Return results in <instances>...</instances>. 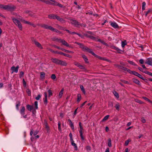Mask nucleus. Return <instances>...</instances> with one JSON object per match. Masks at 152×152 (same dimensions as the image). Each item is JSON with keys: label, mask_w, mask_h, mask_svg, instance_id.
Wrapping results in <instances>:
<instances>
[{"label": "nucleus", "mask_w": 152, "mask_h": 152, "mask_svg": "<svg viewBox=\"0 0 152 152\" xmlns=\"http://www.w3.org/2000/svg\"><path fill=\"white\" fill-rule=\"evenodd\" d=\"M82 49L83 51H86L87 52V51L88 50V49H89V48L84 46V45L83 47L82 48Z\"/></svg>", "instance_id": "2f4dec72"}, {"label": "nucleus", "mask_w": 152, "mask_h": 152, "mask_svg": "<svg viewBox=\"0 0 152 152\" xmlns=\"http://www.w3.org/2000/svg\"><path fill=\"white\" fill-rule=\"evenodd\" d=\"M121 81L123 83L125 84H129V83L127 81H126V80H121Z\"/></svg>", "instance_id": "5fc2aeb1"}, {"label": "nucleus", "mask_w": 152, "mask_h": 152, "mask_svg": "<svg viewBox=\"0 0 152 152\" xmlns=\"http://www.w3.org/2000/svg\"><path fill=\"white\" fill-rule=\"evenodd\" d=\"M48 29H49V30H51V31H53L54 30H55V28H53L52 27L50 26H49Z\"/></svg>", "instance_id": "680f3d73"}, {"label": "nucleus", "mask_w": 152, "mask_h": 152, "mask_svg": "<svg viewBox=\"0 0 152 152\" xmlns=\"http://www.w3.org/2000/svg\"><path fill=\"white\" fill-rule=\"evenodd\" d=\"M98 41L100 42L102 44H103L105 45V46H108V44L106 43H105L104 41H103V40L100 39H98Z\"/></svg>", "instance_id": "5701e85b"}, {"label": "nucleus", "mask_w": 152, "mask_h": 152, "mask_svg": "<svg viewBox=\"0 0 152 152\" xmlns=\"http://www.w3.org/2000/svg\"><path fill=\"white\" fill-rule=\"evenodd\" d=\"M94 56H95V57H96L97 58H98V59L102 60H104L105 61H107L108 62H110V60L107 59L106 58H105L101 57V56H98L96 54H95V55H94Z\"/></svg>", "instance_id": "9d476101"}, {"label": "nucleus", "mask_w": 152, "mask_h": 152, "mask_svg": "<svg viewBox=\"0 0 152 152\" xmlns=\"http://www.w3.org/2000/svg\"><path fill=\"white\" fill-rule=\"evenodd\" d=\"M81 95L80 94H78L77 95V102L78 103H79L80 100H81Z\"/></svg>", "instance_id": "bb28decb"}, {"label": "nucleus", "mask_w": 152, "mask_h": 152, "mask_svg": "<svg viewBox=\"0 0 152 152\" xmlns=\"http://www.w3.org/2000/svg\"><path fill=\"white\" fill-rule=\"evenodd\" d=\"M34 43L38 47L41 49H42V46L41 45L39 42H37L36 40H34Z\"/></svg>", "instance_id": "4468645a"}, {"label": "nucleus", "mask_w": 152, "mask_h": 152, "mask_svg": "<svg viewBox=\"0 0 152 152\" xmlns=\"http://www.w3.org/2000/svg\"><path fill=\"white\" fill-rule=\"evenodd\" d=\"M48 50L50 51V52H51L53 53H56V54H58L63 55L64 56H66V57H70V56L69 55L67 54H66L64 53H63L61 52H58L57 51H55L51 49H48Z\"/></svg>", "instance_id": "39448f33"}, {"label": "nucleus", "mask_w": 152, "mask_h": 152, "mask_svg": "<svg viewBox=\"0 0 152 152\" xmlns=\"http://www.w3.org/2000/svg\"><path fill=\"white\" fill-rule=\"evenodd\" d=\"M34 106L35 109H37L38 108V102L37 101H35L34 102Z\"/></svg>", "instance_id": "603ef678"}, {"label": "nucleus", "mask_w": 152, "mask_h": 152, "mask_svg": "<svg viewBox=\"0 0 152 152\" xmlns=\"http://www.w3.org/2000/svg\"><path fill=\"white\" fill-rule=\"evenodd\" d=\"M113 94H114L115 96L118 99L119 97L118 94L115 91H113Z\"/></svg>", "instance_id": "c85d7f7f"}, {"label": "nucleus", "mask_w": 152, "mask_h": 152, "mask_svg": "<svg viewBox=\"0 0 152 152\" xmlns=\"http://www.w3.org/2000/svg\"><path fill=\"white\" fill-rule=\"evenodd\" d=\"M87 52L91 53L94 56L95 55V54L92 51V50L89 49V48L88 49Z\"/></svg>", "instance_id": "4c0bfd02"}, {"label": "nucleus", "mask_w": 152, "mask_h": 152, "mask_svg": "<svg viewBox=\"0 0 152 152\" xmlns=\"http://www.w3.org/2000/svg\"><path fill=\"white\" fill-rule=\"evenodd\" d=\"M44 124L45 126V128L47 129V131H48L49 130V127L48 125V123L45 120H44Z\"/></svg>", "instance_id": "412c9836"}, {"label": "nucleus", "mask_w": 152, "mask_h": 152, "mask_svg": "<svg viewBox=\"0 0 152 152\" xmlns=\"http://www.w3.org/2000/svg\"><path fill=\"white\" fill-rule=\"evenodd\" d=\"M26 13H28L29 16H30L31 17L33 16L34 15L33 12L31 11H26Z\"/></svg>", "instance_id": "58836bf2"}, {"label": "nucleus", "mask_w": 152, "mask_h": 152, "mask_svg": "<svg viewBox=\"0 0 152 152\" xmlns=\"http://www.w3.org/2000/svg\"><path fill=\"white\" fill-rule=\"evenodd\" d=\"M64 91V89L63 88L61 90V91L60 92L59 94V95H58V96L60 98H61L62 96Z\"/></svg>", "instance_id": "393cba45"}, {"label": "nucleus", "mask_w": 152, "mask_h": 152, "mask_svg": "<svg viewBox=\"0 0 152 152\" xmlns=\"http://www.w3.org/2000/svg\"><path fill=\"white\" fill-rule=\"evenodd\" d=\"M52 61L57 64L61 65L62 66H66L67 63L65 61H64L56 58H52L51 59Z\"/></svg>", "instance_id": "f257e3e1"}, {"label": "nucleus", "mask_w": 152, "mask_h": 152, "mask_svg": "<svg viewBox=\"0 0 152 152\" xmlns=\"http://www.w3.org/2000/svg\"><path fill=\"white\" fill-rule=\"evenodd\" d=\"M25 107L22 106L20 110V113L22 115H23L25 114Z\"/></svg>", "instance_id": "2eb2a0df"}, {"label": "nucleus", "mask_w": 152, "mask_h": 152, "mask_svg": "<svg viewBox=\"0 0 152 152\" xmlns=\"http://www.w3.org/2000/svg\"><path fill=\"white\" fill-rule=\"evenodd\" d=\"M18 103L16 104V107L17 109V110H19V106L20 105V103L19 101L18 102Z\"/></svg>", "instance_id": "de8ad7c7"}, {"label": "nucleus", "mask_w": 152, "mask_h": 152, "mask_svg": "<svg viewBox=\"0 0 152 152\" xmlns=\"http://www.w3.org/2000/svg\"><path fill=\"white\" fill-rule=\"evenodd\" d=\"M61 122L60 121H59L58 122V129L59 131H61Z\"/></svg>", "instance_id": "37998d69"}, {"label": "nucleus", "mask_w": 152, "mask_h": 152, "mask_svg": "<svg viewBox=\"0 0 152 152\" xmlns=\"http://www.w3.org/2000/svg\"><path fill=\"white\" fill-rule=\"evenodd\" d=\"M27 109L30 111H31V110L33 108V106L30 105L29 104H28L26 106Z\"/></svg>", "instance_id": "a211bd4d"}, {"label": "nucleus", "mask_w": 152, "mask_h": 152, "mask_svg": "<svg viewBox=\"0 0 152 152\" xmlns=\"http://www.w3.org/2000/svg\"><path fill=\"white\" fill-rule=\"evenodd\" d=\"M143 72L152 77V73L151 72L147 71H145Z\"/></svg>", "instance_id": "79ce46f5"}, {"label": "nucleus", "mask_w": 152, "mask_h": 152, "mask_svg": "<svg viewBox=\"0 0 152 152\" xmlns=\"http://www.w3.org/2000/svg\"><path fill=\"white\" fill-rule=\"evenodd\" d=\"M12 19L15 24L18 26L20 30H22V26L20 21L13 17H12Z\"/></svg>", "instance_id": "f03ea898"}, {"label": "nucleus", "mask_w": 152, "mask_h": 152, "mask_svg": "<svg viewBox=\"0 0 152 152\" xmlns=\"http://www.w3.org/2000/svg\"><path fill=\"white\" fill-rule=\"evenodd\" d=\"M54 5L56 6H58L61 7H63V6L62 4H59L58 2L55 1V2L54 3Z\"/></svg>", "instance_id": "a878e982"}, {"label": "nucleus", "mask_w": 152, "mask_h": 152, "mask_svg": "<svg viewBox=\"0 0 152 152\" xmlns=\"http://www.w3.org/2000/svg\"><path fill=\"white\" fill-rule=\"evenodd\" d=\"M78 67L79 68L81 69H85V66L81 64Z\"/></svg>", "instance_id": "864d4df0"}, {"label": "nucleus", "mask_w": 152, "mask_h": 152, "mask_svg": "<svg viewBox=\"0 0 152 152\" xmlns=\"http://www.w3.org/2000/svg\"><path fill=\"white\" fill-rule=\"evenodd\" d=\"M152 11V10L151 9H149L147 11L145 12V16H146L150 12Z\"/></svg>", "instance_id": "6e6d98bb"}, {"label": "nucleus", "mask_w": 152, "mask_h": 152, "mask_svg": "<svg viewBox=\"0 0 152 152\" xmlns=\"http://www.w3.org/2000/svg\"><path fill=\"white\" fill-rule=\"evenodd\" d=\"M115 107L117 110H119L120 107V105L118 103L116 104L115 105Z\"/></svg>", "instance_id": "ea45409f"}, {"label": "nucleus", "mask_w": 152, "mask_h": 152, "mask_svg": "<svg viewBox=\"0 0 152 152\" xmlns=\"http://www.w3.org/2000/svg\"><path fill=\"white\" fill-rule=\"evenodd\" d=\"M145 63L149 65H152V58H148L146 60Z\"/></svg>", "instance_id": "9b49d317"}, {"label": "nucleus", "mask_w": 152, "mask_h": 152, "mask_svg": "<svg viewBox=\"0 0 152 152\" xmlns=\"http://www.w3.org/2000/svg\"><path fill=\"white\" fill-rule=\"evenodd\" d=\"M15 9L16 7L12 5H3V9L4 10L12 11Z\"/></svg>", "instance_id": "7ed1b4c3"}, {"label": "nucleus", "mask_w": 152, "mask_h": 152, "mask_svg": "<svg viewBox=\"0 0 152 152\" xmlns=\"http://www.w3.org/2000/svg\"><path fill=\"white\" fill-rule=\"evenodd\" d=\"M23 23L27 24H29V25H31L33 27H35L36 26L34 24L30 22H29L28 21H26L25 20L23 19L22 18H18Z\"/></svg>", "instance_id": "0eeeda50"}, {"label": "nucleus", "mask_w": 152, "mask_h": 152, "mask_svg": "<svg viewBox=\"0 0 152 152\" xmlns=\"http://www.w3.org/2000/svg\"><path fill=\"white\" fill-rule=\"evenodd\" d=\"M71 144L74 147L75 149V150H77V147L76 145V144L74 142H71Z\"/></svg>", "instance_id": "c756f323"}, {"label": "nucleus", "mask_w": 152, "mask_h": 152, "mask_svg": "<svg viewBox=\"0 0 152 152\" xmlns=\"http://www.w3.org/2000/svg\"><path fill=\"white\" fill-rule=\"evenodd\" d=\"M19 68V66L18 65L16 67L14 66H13L11 68V70L12 71V73H13L14 72L17 73L18 71V69Z\"/></svg>", "instance_id": "6e6552de"}, {"label": "nucleus", "mask_w": 152, "mask_h": 152, "mask_svg": "<svg viewBox=\"0 0 152 152\" xmlns=\"http://www.w3.org/2000/svg\"><path fill=\"white\" fill-rule=\"evenodd\" d=\"M110 116L109 115H107L105 116L102 119V121H106L109 118Z\"/></svg>", "instance_id": "c9c22d12"}, {"label": "nucleus", "mask_w": 152, "mask_h": 152, "mask_svg": "<svg viewBox=\"0 0 152 152\" xmlns=\"http://www.w3.org/2000/svg\"><path fill=\"white\" fill-rule=\"evenodd\" d=\"M27 93L28 94V95L29 96H30L31 95V92L28 89L27 90Z\"/></svg>", "instance_id": "69168bd1"}, {"label": "nucleus", "mask_w": 152, "mask_h": 152, "mask_svg": "<svg viewBox=\"0 0 152 152\" xmlns=\"http://www.w3.org/2000/svg\"><path fill=\"white\" fill-rule=\"evenodd\" d=\"M75 43L78 45H79L80 46V48H82V47H83L84 45H83L82 44V43H79V42H75Z\"/></svg>", "instance_id": "49530a36"}, {"label": "nucleus", "mask_w": 152, "mask_h": 152, "mask_svg": "<svg viewBox=\"0 0 152 152\" xmlns=\"http://www.w3.org/2000/svg\"><path fill=\"white\" fill-rule=\"evenodd\" d=\"M126 45V41H122L121 42V46L123 48H124V46Z\"/></svg>", "instance_id": "3c124183"}, {"label": "nucleus", "mask_w": 152, "mask_h": 152, "mask_svg": "<svg viewBox=\"0 0 152 152\" xmlns=\"http://www.w3.org/2000/svg\"><path fill=\"white\" fill-rule=\"evenodd\" d=\"M51 77L52 79L53 80L55 79L56 78V76H55V75L54 74L52 75L51 76Z\"/></svg>", "instance_id": "bf43d9fd"}, {"label": "nucleus", "mask_w": 152, "mask_h": 152, "mask_svg": "<svg viewBox=\"0 0 152 152\" xmlns=\"http://www.w3.org/2000/svg\"><path fill=\"white\" fill-rule=\"evenodd\" d=\"M58 20L62 22H65V20L63 19L60 18L59 16L57 15L56 18Z\"/></svg>", "instance_id": "aec40b11"}, {"label": "nucleus", "mask_w": 152, "mask_h": 152, "mask_svg": "<svg viewBox=\"0 0 152 152\" xmlns=\"http://www.w3.org/2000/svg\"><path fill=\"white\" fill-rule=\"evenodd\" d=\"M130 141H131V140H126L125 141V145L126 146H127L128 145L129 142H130Z\"/></svg>", "instance_id": "13d9d810"}, {"label": "nucleus", "mask_w": 152, "mask_h": 152, "mask_svg": "<svg viewBox=\"0 0 152 152\" xmlns=\"http://www.w3.org/2000/svg\"><path fill=\"white\" fill-rule=\"evenodd\" d=\"M138 74L139 73L138 72L134 71H133V72L132 74L134 75L137 76L138 75Z\"/></svg>", "instance_id": "4d7b16f0"}, {"label": "nucleus", "mask_w": 152, "mask_h": 152, "mask_svg": "<svg viewBox=\"0 0 152 152\" xmlns=\"http://www.w3.org/2000/svg\"><path fill=\"white\" fill-rule=\"evenodd\" d=\"M146 5V3L145 2H143L142 3V10H144L145 9V6Z\"/></svg>", "instance_id": "a19ab883"}, {"label": "nucleus", "mask_w": 152, "mask_h": 152, "mask_svg": "<svg viewBox=\"0 0 152 152\" xmlns=\"http://www.w3.org/2000/svg\"><path fill=\"white\" fill-rule=\"evenodd\" d=\"M135 101L138 103L140 104H143L144 103L141 101L139 100L138 99H135Z\"/></svg>", "instance_id": "a18cd8bd"}, {"label": "nucleus", "mask_w": 152, "mask_h": 152, "mask_svg": "<svg viewBox=\"0 0 152 152\" xmlns=\"http://www.w3.org/2000/svg\"><path fill=\"white\" fill-rule=\"evenodd\" d=\"M80 88L81 91H82L83 92V94H86V91H85V89L84 88V87H83V86L82 85L80 86Z\"/></svg>", "instance_id": "7c9ffc66"}, {"label": "nucleus", "mask_w": 152, "mask_h": 152, "mask_svg": "<svg viewBox=\"0 0 152 152\" xmlns=\"http://www.w3.org/2000/svg\"><path fill=\"white\" fill-rule=\"evenodd\" d=\"M79 126H80V130H79V133L80 134V136L81 137V139L82 140H84V137L83 136V127H82L81 125V123L80 122L79 123Z\"/></svg>", "instance_id": "20e7f679"}, {"label": "nucleus", "mask_w": 152, "mask_h": 152, "mask_svg": "<svg viewBox=\"0 0 152 152\" xmlns=\"http://www.w3.org/2000/svg\"><path fill=\"white\" fill-rule=\"evenodd\" d=\"M82 57H83V58L85 62H86V63H88V60L86 56L84 55H82Z\"/></svg>", "instance_id": "6ab92c4d"}, {"label": "nucleus", "mask_w": 152, "mask_h": 152, "mask_svg": "<svg viewBox=\"0 0 152 152\" xmlns=\"http://www.w3.org/2000/svg\"><path fill=\"white\" fill-rule=\"evenodd\" d=\"M60 42H61L64 45L69 47H70L69 44L64 39H61Z\"/></svg>", "instance_id": "1a4fd4ad"}, {"label": "nucleus", "mask_w": 152, "mask_h": 152, "mask_svg": "<svg viewBox=\"0 0 152 152\" xmlns=\"http://www.w3.org/2000/svg\"><path fill=\"white\" fill-rule=\"evenodd\" d=\"M48 92L49 94V96L50 97L51 96H52L53 95V93L52 91L50 90H49L48 91Z\"/></svg>", "instance_id": "09e8293b"}, {"label": "nucleus", "mask_w": 152, "mask_h": 152, "mask_svg": "<svg viewBox=\"0 0 152 152\" xmlns=\"http://www.w3.org/2000/svg\"><path fill=\"white\" fill-rule=\"evenodd\" d=\"M74 64L75 65L77 66V67H79V66L80 64L79 63L77 62H75L74 63Z\"/></svg>", "instance_id": "774afa93"}, {"label": "nucleus", "mask_w": 152, "mask_h": 152, "mask_svg": "<svg viewBox=\"0 0 152 152\" xmlns=\"http://www.w3.org/2000/svg\"><path fill=\"white\" fill-rule=\"evenodd\" d=\"M82 49L83 51H86L87 52V51L88 50V49H89V48L84 46V45L83 47L82 48Z\"/></svg>", "instance_id": "473e14b6"}, {"label": "nucleus", "mask_w": 152, "mask_h": 152, "mask_svg": "<svg viewBox=\"0 0 152 152\" xmlns=\"http://www.w3.org/2000/svg\"><path fill=\"white\" fill-rule=\"evenodd\" d=\"M128 62L130 64L132 65H133L134 66H136V64H135L134 63V62H133L132 61H128Z\"/></svg>", "instance_id": "8fccbe9b"}, {"label": "nucleus", "mask_w": 152, "mask_h": 152, "mask_svg": "<svg viewBox=\"0 0 152 152\" xmlns=\"http://www.w3.org/2000/svg\"><path fill=\"white\" fill-rule=\"evenodd\" d=\"M61 39H58L56 38H53V40L55 41H57L58 42H60Z\"/></svg>", "instance_id": "f704fd0d"}, {"label": "nucleus", "mask_w": 152, "mask_h": 152, "mask_svg": "<svg viewBox=\"0 0 152 152\" xmlns=\"http://www.w3.org/2000/svg\"><path fill=\"white\" fill-rule=\"evenodd\" d=\"M133 81L134 83L137 84H139L140 83V81L136 79H133Z\"/></svg>", "instance_id": "72a5a7b5"}, {"label": "nucleus", "mask_w": 152, "mask_h": 152, "mask_svg": "<svg viewBox=\"0 0 152 152\" xmlns=\"http://www.w3.org/2000/svg\"><path fill=\"white\" fill-rule=\"evenodd\" d=\"M68 121L69 122V123L70 126V127H71L72 129V130H74V126L72 122L71 121L70 119H68Z\"/></svg>", "instance_id": "f3484780"}, {"label": "nucleus", "mask_w": 152, "mask_h": 152, "mask_svg": "<svg viewBox=\"0 0 152 152\" xmlns=\"http://www.w3.org/2000/svg\"><path fill=\"white\" fill-rule=\"evenodd\" d=\"M23 75H24V72H22V71L20 72V77H21L23 76Z\"/></svg>", "instance_id": "338daca9"}, {"label": "nucleus", "mask_w": 152, "mask_h": 152, "mask_svg": "<svg viewBox=\"0 0 152 152\" xmlns=\"http://www.w3.org/2000/svg\"><path fill=\"white\" fill-rule=\"evenodd\" d=\"M48 26L47 25H46L45 24H44L41 25V27L45 29H48L49 26Z\"/></svg>", "instance_id": "4be33fe9"}, {"label": "nucleus", "mask_w": 152, "mask_h": 152, "mask_svg": "<svg viewBox=\"0 0 152 152\" xmlns=\"http://www.w3.org/2000/svg\"><path fill=\"white\" fill-rule=\"evenodd\" d=\"M142 98L144 99H145V100H146V101H148V102H149L150 103H151V102H152L151 100H150L149 99H148V98H147V97H143Z\"/></svg>", "instance_id": "c03bdc74"}, {"label": "nucleus", "mask_w": 152, "mask_h": 152, "mask_svg": "<svg viewBox=\"0 0 152 152\" xmlns=\"http://www.w3.org/2000/svg\"><path fill=\"white\" fill-rule=\"evenodd\" d=\"M44 102L45 104L46 105L47 104L48 102V100L47 98H45L44 100Z\"/></svg>", "instance_id": "e2e57ef3"}, {"label": "nucleus", "mask_w": 152, "mask_h": 152, "mask_svg": "<svg viewBox=\"0 0 152 152\" xmlns=\"http://www.w3.org/2000/svg\"><path fill=\"white\" fill-rule=\"evenodd\" d=\"M70 21V23L75 27H78L80 25V23L76 20L71 19Z\"/></svg>", "instance_id": "423d86ee"}, {"label": "nucleus", "mask_w": 152, "mask_h": 152, "mask_svg": "<svg viewBox=\"0 0 152 152\" xmlns=\"http://www.w3.org/2000/svg\"><path fill=\"white\" fill-rule=\"evenodd\" d=\"M44 2L46 4H50V5H54V2H50L49 1H44Z\"/></svg>", "instance_id": "e433bc0d"}, {"label": "nucleus", "mask_w": 152, "mask_h": 152, "mask_svg": "<svg viewBox=\"0 0 152 152\" xmlns=\"http://www.w3.org/2000/svg\"><path fill=\"white\" fill-rule=\"evenodd\" d=\"M45 72H40V77L42 79H44L45 77Z\"/></svg>", "instance_id": "b1692460"}, {"label": "nucleus", "mask_w": 152, "mask_h": 152, "mask_svg": "<svg viewBox=\"0 0 152 152\" xmlns=\"http://www.w3.org/2000/svg\"><path fill=\"white\" fill-rule=\"evenodd\" d=\"M110 25L114 28H118L119 27L118 26L115 22H111Z\"/></svg>", "instance_id": "ddd939ff"}, {"label": "nucleus", "mask_w": 152, "mask_h": 152, "mask_svg": "<svg viewBox=\"0 0 152 152\" xmlns=\"http://www.w3.org/2000/svg\"><path fill=\"white\" fill-rule=\"evenodd\" d=\"M84 35L87 37L93 40H94L95 39V37L92 36L91 35H88V34H84Z\"/></svg>", "instance_id": "f8f14e48"}, {"label": "nucleus", "mask_w": 152, "mask_h": 152, "mask_svg": "<svg viewBox=\"0 0 152 152\" xmlns=\"http://www.w3.org/2000/svg\"><path fill=\"white\" fill-rule=\"evenodd\" d=\"M56 15L54 14L50 15H48V17L49 18L53 19H56Z\"/></svg>", "instance_id": "dca6fc26"}, {"label": "nucleus", "mask_w": 152, "mask_h": 152, "mask_svg": "<svg viewBox=\"0 0 152 152\" xmlns=\"http://www.w3.org/2000/svg\"><path fill=\"white\" fill-rule=\"evenodd\" d=\"M108 145L109 147L112 146L111 141L110 138H109L108 140Z\"/></svg>", "instance_id": "cd10ccee"}, {"label": "nucleus", "mask_w": 152, "mask_h": 152, "mask_svg": "<svg viewBox=\"0 0 152 152\" xmlns=\"http://www.w3.org/2000/svg\"><path fill=\"white\" fill-rule=\"evenodd\" d=\"M23 83L24 86L26 87V83L24 79H23Z\"/></svg>", "instance_id": "0e129e2a"}, {"label": "nucleus", "mask_w": 152, "mask_h": 152, "mask_svg": "<svg viewBox=\"0 0 152 152\" xmlns=\"http://www.w3.org/2000/svg\"><path fill=\"white\" fill-rule=\"evenodd\" d=\"M41 97V96L40 94L38 95L37 96L35 97V99L37 100H39Z\"/></svg>", "instance_id": "052dcab7"}]
</instances>
